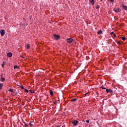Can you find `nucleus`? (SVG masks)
<instances>
[{"label":"nucleus","instance_id":"nucleus-6","mask_svg":"<svg viewBox=\"0 0 127 127\" xmlns=\"http://www.w3.org/2000/svg\"><path fill=\"white\" fill-rule=\"evenodd\" d=\"M114 10H115V11H116V12H121V8H114Z\"/></svg>","mask_w":127,"mask_h":127},{"label":"nucleus","instance_id":"nucleus-10","mask_svg":"<svg viewBox=\"0 0 127 127\" xmlns=\"http://www.w3.org/2000/svg\"><path fill=\"white\" fill-rule=\"evenodd\" d=\"M77 100L78 99L77 98H73L70 100V102H76V101H77Z\"/></svg>","mask_w":127,"mask_h":127},{"label":"nucleus","instance_id":"nucleus-31","mask_svg":"<svg viewBox=\"0 0 127 127\" xmlns=\"http://www.w3.org/2000/svg\"><path fill=\"white\" fill-rule=\"evenodd\" d=\"M88 93H86L85 94V97H86V96H87V94Z\"/></svg>","mask_w":127,"mask_h":127},{"label":"nucleus","instance_id":"nucleus-17","mask_svg":"<svg viewBox=\"0 0 127 127\" xmlns=\"http://www.w3.org/2000/svg\"><path fill=\"white\" fill-rule=\"evenodd\" d=\"M29 92H30V93H31V94H34V91H33V90H29Z\"/></svg>","mask_w":127,"mask_h":127},{"label":"nucleus","instance_id":"nucleus-21","mask_svg":"<svg viewBox=\"0 0 127 127\" xmlns=\"http://www.w3.org/2000/svg\"><path fill=\"white\" fill-rule=\"evenodd\" d=\"M25 91L26 92V93H28V92H29V90L28 91V90L26 89H24Z\"/></svg>","mask_w":127,"mask_h":127},{"label":"nucleus","instance_id":"nucleus-1","mask_svg":"<svg viewBox=\"0 0 127 127\" xmlns=\"http://www.w3.org/2000/svg\"><path fill=\"white\" fill-rule=\"evenodd\" d=\"M54 37L56 39V40H59V39H60V36L58 35L54 34Z\"/></svg>","mask_w":127,"mask_h":127},{"label":"nucleus","instance_id":"nucleus-18","mask_svg":"<svg viewBox=\"0 0 127 127\" xmlns=\"http://www.w3.org/2000/svg\"><path fill=\"white\" fill-rule=\"evenodd\" d=\"M122 40H124V41H126V37L124 36L122 38Z\"/></svg>","mask_w":127,"mask_h":127},{"label":"nucleus","instance_id":"nucleus-5","mask_svg":"<svg viewBox=\"0 0 127 127\" xmlns=\"http://www.w3.org/2000/svg\"><path fill=\"white\" fill-rule=\"evenodd\" d=\"M106 92L107 93H111L112 94H113V93H114V91L112 90V89H107Z\"/></svg>","mask_w":127,"mask_h":127},{"label":"nucleus","instance_id":"nucleus-30","mask_svg":"<svg viewBox=\"0 0 127 127\" xmlns=\"http://www.w3.org/2000/svg\"><path fill=\"white\" fill-rule=\"evenodd\" d=\"M101 88H102V89H106V88H105V87H103V86H102V87H101Z\"/></svg>","mask_w":127,"mask_h":127},{"label":"nucleus","instance_id":"nucleus-25","mask_svg":"<svg viewBox=\"0 0 127 127\" xmlns=\"http://www.w3.org/2000/svg\"><path fill=\"white\" fill-rule=\"evenodd\" d=\"M117 43H118L119 45H121V44H122V43H121V42H120V41L117 42Z\"/></svg>","mask_w":127,"mask_h":127},{"label":"nucleus","instance_id":"nucleus-26","mask_svg":"<svg viewBox=\"0 0 127 127\" xmlns=\"http://www.w3.org/2000/svg\"><path fill=\"white\" fill-rule=\"evenodd\" d=\"M86 123H87V124H89V123H90V121H89V120H86Z\"/></svg>","mask_w":127,"mask_h":127},{"label":"nucleus","instance_id":"nucleus-33","mask_svg":"<svg viewBox=\"0 0 127 127\" xmlns=\"http://www.w3.org/2000/svg\"><path fill=\"white\" fill-rule=\"evenodd\" d=\"M57 127H59V126Z\"/></svg>","mask_w":127,"mask_h":127},{"label":"nucleus","instance_id":"nucleus-7","mask_svg":"<svg viewBox=\"0 0 127 127\" xmlns=\"http://www.w3.org/2000/svg\"><path fill=\"white\" fill-rule=\"evenodd\" d=\"M7 57H12V53H10V52L8 53L7 54Z\"/></svg>","mask_w":127,"mask_h":127},{"label":"nucleus","instance_id":"nucleus-24","mask_svg":"<svg viewBox=\"0 0 127 127\" xmlns=\"http://www.w3.org/2000/svg\"><path fill=\"white\" fill-rule=\"evenodd\" d=\"M8 91L9 92H13V90L11 89H9Z\"/></svg>","mask_w":127,"mask_h":127},{"label":"nucleus","instance_id":"nucleus-20","mask_svg":"<svg viewBox=\"0 0 127 127\" xmlns=\"http://www.w3.org/2000/svg\"><path fill=\"white\" fill-rule=\"evenodd\" d=\"M0 89H2V84L0 83Z\"/></svg>","mask_w":127,"mask_h":127},{"label":"nucleus","instance_id":"nucleus-29","mask_svg":"<svg viewBox=\"0 0 127 127\" xmlns=\"http://www.w3.org/2000/svg\"><path fill=\"white\" fill-rule=\"evenodd\" d=\"M113 36H114V37H116V34L114 33V34H113Z\"/></svg>","mask_w":127,"mask_h":127},{"label":"nucleus","instance_id":"nucleus-9","mask_svg":"<svg viewBox=\"0 0 127 127\" xmlns=\"http://www.w3.org/2000/svg\"><path fill=\"white\" fill-rule=\"evenodd\" d=\"M89 1L91 4L94 5L95 4V1L94 0H89Z\"/></svg>","mask_w":127,"mask_h":127},{"label":"nucleus","instance_id":"nucleus-4","mask_svg":"<svg viewBox=\"0 0 127 127\" xmlns=\"http://www.w3.org/2000/svg\"><path fill=\"white\" fill-rule=\"evenodd\" d=\"M0 33L1 36H3V35L5 34V32L4 31V30H0Z\"/></svg>","mask_w":127,"mask_h":127},{"label":"nucleus","instance_id":"nucleus-15","mask_svg":"<svg viewBox=\"0 0 127 127\" xmlns=\"http://www.w3.org/2000/svg\"><path fill=\"white\" fill-rule=\"evenodd\" d=\"M50 94L51 96H53V91L52 90H50Z\"/></svg>","mask_w":127,"mask_h":127},{"label":"nucleus","instance_id":"nucleus-13","mask_svg":"<svg viewBox=\"0 0 127 127\" xmlns=\"http://www.w3.org/2000/svg\"><path fill=\"white\" fill-rule=\"evenodd\" d=\"M123 7L124 9H125V10H127V5H123Z\"/></svg>","mask_w":127,"mask_h":127},{"label":"nucleus","instance_id":"nucleus-22","mask_svg":"<svg viewBox=\"0 0 127 127\" xmlns=\"http://www.w3.org/2000/svg\"><path fill=\"white\" fill-rule=\"evenodd\" d=\"M19 87H20V88H21V89H22V90H23V89H24V88L23 87V86H19Z\"/></svg>","mask_w":127,"mask_h":127},{"label":"nucleus","instance_id":"nucleus-28","mask_svg":"<svg viewBox=\"0 0 127 127\" xmlns=\"http://www.w3.org/2000/svg\"><path fill=\"white\" fill-rule=\"evenodd\" d=\"M114 35V34H115V33H114V32H112V33H111V35Z\"/></svg>","mask_w":127,"mask_h":127},{"label":"nucleus","instance_id":"nucleus-27","mask_svg":"<svg viewBox=\"0 0 127 127\" xmlns=\"http://www.w3.org/2000/svg\"><path fill=\"white\" fill-rule=\"evenodd\" d=\"M29 125L31 127H32L33 126V125L31 124V123H30Z\"/></svg>","mask_w":127,"mask_h":127},{"label":"nucleus","instance_id":"nucleus-3","mask_svg":"<svg viewBox=\"0 0 127 127\" xmlns=\"http://www.w3.org/2000/svg\"><path fill=\"white\" fill-rule=\"evenodd\" d=\"M66 41L68 43H72L73 42V39L71 38L66 39Z\"/></svg>","mask_w":127,"mask_h":127},{"label":"nucleus","instance_id":"nucleus-2","mask_svg":"<svg viewBox=\"0 0 127 127\" xmlns=\"http://www.w3.org/2000/svg\"><path fill=\"white\" fill-rule=\"evenodd\" d=\"M72 124L73 125V126H76L77 125L78 123H79V121L75 120L71 122Z\"/></svg>","mask_w":127,"mask_h":127},{"label":"nucleus","instance_id":"nucleus-11","mask_svg":"<svg viewBox=\"0 0 127 127\" xmlns=\"http://www.w3.org/2000/svg\"><path fill=\"white\" fill-rule=\"evenodd\" d=\"M102 33H103V31H102V30H99L97 32V34H98L99 35L102 34Z\"/></svg>","mask_w":127,"mask_h":127},{"label":"nucleus","instance_id":"nucleus-19","mask_svg":"<svg viewBox=\"0 0 127 127\" xmlns=\"http://www.w3.org/2000/svg\"><path fill=\"white\" fill-rule=\"evenodd\" d=\"M109 1H111L112 3H114L115 2V0H108Z\"/></svg>","mask_w":127,"mask_h":127},{"label":"nucleus","instance_id":"nucleus-8","mask_svg":"<svg viewBox=\"0 0 127 127\" xmlns=\"http://www.w3.org/2000/svg\"><path fill=\"white\" fill-rule=\"evenodd\" d=\"M6 64V62H2V64H1V67L2 68H4V65Z\"/></svg>","mask_w":127,"mask_h":127},{"label":"nucleus","instance_id":"nucleus-14","mask_svg":"<svg viewBox=\"0 0 127 127\" xmlns=\"http://www.w3.org/2000/svg\"><path fill=\"white\" fill-rule=\"evenodd\" d=\"M29 48H30V46L29 45V44H27L26 45V49H29Z\"/></svg>","mask_w":127,"mask_h":127},{"label":"nucleus","instance_id":"nucleus-16","mask_svg":"<svg viewBox=\"0 0 127 127\" xmlns=\"http://www.w3.org/2000/svg\"><path fill=\"white\" fill-rule=\"evenodd\" d=\"M18 68H19V67L16 65L14 66V69H18Z\"/></svg>","mask_w":127,"mask_h":127},{"label":"nucleus","instance_id":"nucleus-23","mask_svg":"<svg viewBox=\"0 0 127 127\" xmlns=\"http://www.w3.org/2000/svg\"><path fill=\"white\" fill-rule=\"evenodd\" d=\"M96 8H97V9H99V8H100V5H97Z\"/></svg>","mask_w":127,"mask_h":127},{"label":"nucleus","instance_id":"nucleus-32","mask_svg":"<svg viewBox=\"0 0 127 127\" xmlns=\"http://www.w3.org/2000/svg\"><path fill=\"white\" fill-rule=\"evenodd\" d=\"M54 104H56V102H54Z\"/></svg>","mask_w":127,"mask_h":127},{"label":"nucleus","instance_id":"nucleus-12","mask_svg":"<svg viewBox=\"0 0 127 127\" xmlns=\"http://www.w3.org/2000/svg\"><path fill=\"white\" fill-rule=\"evenodd\" d=\"M0 81L1 82H4V81H5V78H4V77H1L0 79Z\"/></svg>","mask_w":127,"mask_h":127}]
</instances>
